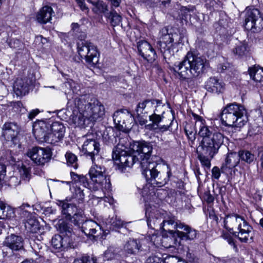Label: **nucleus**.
Returning a JSON list of instances; mask_svg holds the SVG:
<instances>
[{"mask_svg": "<svg viewBox=\"0 0 263 263\" xmlns=\"http://www.w3.org/2000/svg\"><path fill=\"white\" fill-rule=\"evenodd\" d=\"M221 120L224 126L240 128L248 121L247 110L238 104H228L222 110Z\"/></svg>", "mask_w": 263, "mask_h": 263, "instance_id": "nucleus-4", "label": "nucleus"}, {"mask_svg": "<svg viewBox=\"0 0 263 263\" xmlns=\"http://www.w3.org/2000/svg\"><path fill=\"white\" fill-rule=\"evenodd\" d=\"M141 248V244L139 240L129 238L123 245V251L128 254H135L138 253Z\"/></svg>", "mask_w": 263, "mask_h": 263, "instance_id": "nucleus-28", "label": "nucleus"}, {"mask_svg": "<svg viewBox=\"0 0 263 263\" xmlns=\"http://www.w3.org/2000/svg\"><path fill=\"white\" fill-rule=\"evenodd\" d=\"M203 198L208 203H213L214 200L213 196L211 194L209 190L205 191L203 195Z\"/></svg>", "mask_w": 263, "mask_h": 263, "instance_id": "nucleus-52", "label": "nucleus"}, {"mask_svg": "<svg viewBox=\"0 0 263 263\" xmlns=\"http://www.w3.org/2000/svg\"><path fill=\"white\" fill-rule=\"evenodd\" d=\"M50 124L49 120H40L33 124V133L37 140L44 142L45 138L50 131Z\"/></svg>", "mask_w": 263, "mask_h": 263, "instance_id": "nucleus-18", "label": "nucleus"}, {"mask_svg": "<svg viewBox=\"0 0 263 263\" xmlns=\"http://www.w3.org/2000/svg\"><path fill=\"white\" fill-rule=\"evenodd\" d=\"M5 245L12 250H19L23 248V239L18 236L11 234L6 237Z\"/></svg>", "mask_w": 263, "mask_h": 263, "instance_id": "nucleus-27", "label": "nucleus"}, {"mask_svg": "<svg viewBox=\"0 0 263 263\" xmlns=\"http://www.w3.org/2000/svg\"><path fill=\"white\" fill-rule=\"evenodd\" d=\"M105 16L110 19L113 26L120 25L121 23V16L114 10L111 11L109 13H106Z\"/></svg>", "mask_w": 263, "mask_h": 263, "instance_id": "nucleus-42", "label": "nucleus"}, {"mask_svg": "<svg viewBox=\"0 0 263 263\" xmlns=\"http://www.w3.org/2000/svg\"><path fill=\"white\" fill-rule=\"evenodd\" d=\"M156 112H157V110L156 108L154 114L149 116V120L152 122V123L146 125L145 128L149 130H157V132L166 131L173 124V120H171L169 125H159V123L161 122L164 117L162 115L157 114Z\"/></svg>", "mask_w": 263, "mask_h": 263, "instance_id": "nucleus-20", "label": "nucleus"}, {"mask_svg": "<svg viewBox=\"0 0 263 263\" xmlns=\"http://www.w3.org/2000/svg\"><path fill=\"white\" fill-rule=\"evenodd\" d=\"M25 227L29 229L31 231H35L39 228L38 221L34 218H30L27 220Z\"/></svg>", "mask_w": 263, "mask_h": 263, "instance_id": "nucleus-50", "label": "nucleus"}, {"mask_svg": "<svg viewBox=\"0 0 263 263\" xmlns=\"http://www.w3.org/2000/svg\"><path fill=\"white\" fill-rule=\"evenodd\" d=\"M80 9L85 12H88V8L85 3V0H76Z\"/></svg>", "mask_w": 263, "mask_h": 263, "instance_id": "nucleus-55", "label": "nucleus"}, {"mask_svg": "<svg viewBox=\"0 0 263 263\" xmlns=\"http://www.w3.org/2000/svg\"><path fill=\"white\" fill-rule=\"evenodd\" d=\"M151 208H146L145 210V215L147 217V223L148 227L155 229L156 227L158 226L160 230L162 229L160 228L161 223L162 222L161 219L155 217V213L152 212Z\"/></svg>", "mask_w": 263, "mask_h": 263, "instance_id": "nucleus-32", "label": "nucleus"}, {"mask_svg": "<svg viewBox=\"0 0 263 263\" xmlns=\"http://www.w3.org/2000/svg\"><path fill=\"white\" fill-rule=\"evenodd\" d=\"M195 10V7L189 6L187 7L182 6L180 9V15L183 20H186L192 15Z\"/></svg>", "mask_w": 263, "mask_h": 263, "instance_id": "nucleus-46", "label": "nucleus"}, {"mask_svg": "<svg viewBox=\"0 0 263 263\" xmlns=\"http://www.w3.org/2000/svg\"><path fill=\"white\" fill-rule=\"evenodd\" d=\"M197 153H198V159L202 165L207 169L211 167V160L213 158L209 157L208 154L204 153V151L198 147Z\"/></svg>", "mask_w": 263, "mask_h": 263, "instance_id": "nucleus-39", "label": "nucleus"}, {"mask_svg": "<svg viewBox=\"0 0 263 263\" xmlns=\"http://www.w3.org/2000/svg\"><path fill=\"white\" fill-rule=\"evenodd\" d=\"M162 104L159 100H145L140 102L137 106L136 112L137 116H144L152 111L154 108L158 107Z\"/></svg>", "mask_w": 263, "mask_h": 263, "instance_id": "nucleus-19", "label": "nucleus"}, {"mask_svg": "<svg viewBox=\"0 0 263 263\" xmlns=\"http://www.w3.org/2000/svg\"><path fill=\"white\" fill-rule=\"evenodd\" d=\"M124 139H120L112 151V159L118 170L124 172L127 167H132L138 162L142 168L151 163L149 160L153 150L151 143L145 141H135L129 148L124 145Z\"/></svg>", "mask_w": 263, "mask_h": 263, "instance_id": "nucleus-1", "label": "nucleus"}, {"mask_svg": "<svg viewBox=\"0 0 263 263\" xmlns=\"http://www.w3.org/2000/svg\"><path fill=\"white\" fill-rule=\"evenodd\" d=\"M142 169V175L153 186L161 187L165 185L172 175L170 166L165 164L152 162Z\"/></svg>", "mask_w": 263, "mask_h": 263, "instance_id": "nucleus-5", "label": "nucleus"}, {"mask_svg": "<svg viewBox=\"0 0 263 263\" xmlns=\"http://www.w3.org/2000/svg\"><path fill=\"white\" fill-rule=\"evenodd\" d=\"M228 242L231 246H233L235 247L234 240L231 237H229L227 238Z\"/></svg>", "mask_w": 263, "mask_h": 263, "instance_id": "nucleus-64", "label": "nucleus"}, {"mask_svg": "<svg viewBox=\"0 0 263 263\" xmlns=\"http://www.w3.org/2000/svg\"><path fill=\"white\" fill-rule=\"evenodd\" d=\"M39 112L40 111L38 109H33L29 113L28 117L31 120L34 119Z\"/></svg>", "mask_w": 263, "mask_h": 263, "instance_id": "nucleus-59", "label": "nucleus"}, {"mask_svg": "<svg viewBox=\"0 0 263 263\" xmlns=\"http://www.w3.org/2000/svg\"><path fill=\"white\" fill-rule=\"evenodd\" d=\"M89 106H88L86 117L91 122L100 120L104 115V107L96 98L90 100Z\"/></svg>", "mask_w": 263, "mask_h": 263, "instance_id": "nucleus-16", "label": "nucleus"}, {"mask_svg": "<svg viewBox=\"0 0 263 263\" xmlns=\"http://www.w3.org/2000/svg\"><path fill=\"white\" fill-rule=\"evenodd\" d=\"M138 49L140 54L148 62L155 60L157 54L152 46L147 41L142 40L138 43Z\"/></svg>", "mask_w": 263, "mask_h": 263, "instance_id": "nucleus-21", "label": "nucleus"}, {"mask_svg": "<svg viewBox=\"0 0 263 263\" xmlns=\"http://www.w3.org/2000/svg\"><path fill=\"white\" fill-rule=\"evenodd\" d=\"M98 227V224L92 220H86L84 223L81 226L82 231L86 235L89 232V230L92 227Z\"/></svg>", "mask_w": 263, "mask_h": 263, "instance_id": "nucleus-49", "label": "nucleus"}, {"mask_svg": "<svg viewBox=\"0 0 263 263\" xmlns=\"http://www.w3.org/2000/svg\"><path fill=\"white\" fill-rule=\"evenodd\" d=\"M18 132L19 128L17 124L14 122H6L2 127V136L6 140L14 142Z\"/></svg>", "mask_w": 263, "mask_h": 263, "instance_id": "nucleus-24", "label": "nucleus"}, {"mask_svg": "<svg viewBox=\"0 0 263 263\" xmlns=\"http://www.w3.org/2000/svg\"><path fill=\"white\" fill-rule=\"evenodd\" d=\"M14 215L13 210L6 203L0 200V219L10 218Z\"/></svg>", "mask_w": 263, "mask_h": 263, "instance_id": "nucleus-38", "label": "nucleus"}, {"mask_svg": "<svg viewBox=\"0 0 263 263\" xmlns=\"http://www.w3.org/2000/svg\"><path fill=\"white\" fill-rule=\"evenodd\" d=\"M238 154L239 156V160H241L248 163H251L255 159L254 154L248 151H240Z\"/></svg>", "mask_w": 263, "mask_h": 263, "instance_id": "nucleus-45", "label": "nucleus"}, {"mask_svg": "<svg viewBox=\"0 0 263 263\" xmlns=\"http://www.w3.org/2000/svg\"><path fill=\"white\" fill-rule=\"evenodd\" d=\"M31 166L26 163H22L19 169L21 177L22 179L28 181L31 177Z\"/></svg>", "mask_w": 263, "mask_h": 263, "instance_id": "nucleus-40", "label": "nucleus"}, {"mask_svg": "<svg viewBox=\"0 0 263 263\" xmlns=\"http://www.w3.org/2000/svg\"><path fill=\"white\" fill-rule=\"evenodd\" d=\"M250 78L256 83L263 82V68L259 66H253L249 68Z\"/></svg>", "mask_w": 263, "mask_h": 263, "instance_id": "nucleus-35", "label": "nucleus"}, {"mask_svg": "<svg viewBox=\"0 0 263 263\" xmlns=\"http://www.w3.org/2000/svg\"><path fill=\"white\" fill-rule=\"evenodd\" d=\"M50 130L55 133L58 135L64 136L65 133V127L64 125L59 122H55L50 124Z\"/></svg>", "mask_w": 263, "mask_h": 263, "instance_id": "nucleus-43", "label": "nucleus"}, {"mask_svg": "<svg viewBox=\"0 0 263 263\" xmlns=\"http://www.w3.org/2000/svg\"><path fill=\"white\" fill-rule=\"evenodd\" d=\"M142 116H138V122L140 125H143L147 123V120L143 118Z\"/></svg>", "mask_w": 263, "mask_h": 263, "instance_id": "nucleus-62", "label": "nucleus"}, {"mask_svg": "<svg viewBox=\"0 0 263 263\" xmlns=\"http://www.w3.org/2000/svg\"><path fill=\"white\" fill-rule=\"evenodd\" d=\"M164 223V217L161 223L160 228L162 229L163 232H167V234L163 233L161 239V244L165 248H179L181 246V241L178 236V234L176 229H167L163 227Z\"/></svg>", "mask_w": 263, "mask_h": 263, "instance_id": "nucleus-15", "label": "nucleus"}, {"mask_svg": "<svg viewBox=\"0 0 263 263\" xmlns=\"http://www.w3.org/2000/svg\"><path fill=\"white\" fill-rule=\"evenodd\" d=\"M6 169V167L5 165L0 164V185L5 175Z\"/></svg>", "mask_w": 263, "mask_h": 263, "instance_id": "nucleus-58", "label": "nucleus"}, {"mask_svg": "<svg viewBox=\"0 0 263 263\" xmlns=\"http://www.w3.org/2000/svg\"><path fill=\"white\" fill-rule=\"evenodd\" d=\"M78 52L81 58H84L90 65H95L99 62V52L97 47L91 43L81 41L77 44Z\"/></svg>", "mask_w": 263, "mask_h": 263, "instance_id": "nucleus-12", "label": "nucleus"}, {"mask_svg": "<svg viewBox=\"0 0 263 263\" xmlns=\"http://www.w3.org/2000/svg\"><path fill=\"white\" fill-rule=\"evenodd\" d=\"M227 68V65L220 64L218 67V70L219 72H222L224 70H226Z\"/></svg>", "mask_w": 263, "mask_h": 263, "instance_id": "nucleus-63", "label": "nucleus"}, {"mask_svg": "<svg viewBox=\"0 0 263 263\" xmlns=\"http://www.w3.org/2000/svg\"><path fill=\"white\" fill-rule=\"evenodd\" d=\"M186 258L188 259V260L190 262L193 261L195 258L194 255L191 253L189 251V249H188V251L186 252Z\"/></svg>", "mask_w": 263, "mask_h": 263, "instance_id": "nucleus-61", "label": "nucleus"}, {"mask_svg": "<svg viewBox=\"0 0 263 263\" xmlns=\"http://www.w3.org/2000/svg\"><path fill=\"white\" fill-rule=\"evenodd\" d=\"M245 27L247 30L258 31L263 28V17L257 9H250L246 11Z\"/></svg>", "mask_w": 263, "mask_h": 263, "instance_id": "nucleus-14", "label": "nucleus"}, {"mask_svg": "<svg viewBox=\"0 0 263 263\" xmlns=\"http://www.w3.org/2000/svg\"><path fill=\"white\" fill-rule=\"evenodd\" d=\"M71 190L72 195L71 199L69 200V202H70L68 203H71L72 205H76L75 202H78L79 204H81L85 196L83 190L76 185L75 187L71 188ZM68 202H69L68 200Z\"/></svg>", "mask_w": 263, "mask_h": 263, "instance_id": "nucleus-33", "label": "nucleus"}, {"mask_svg": "<svg viewBox=\"0 0 263 263\" xmlns=\"http://www.w3.org/2000/svg\"><path fill=\"white\" fill-rule=\"evenodd\" d=\"M88 174L90 179L89 182L85 176L73 172H70V176L74 183L82 185L83 187L90 190L97 191L101 189L103 191L111 190L110 178L104 166L96 164L94 161Z\"/></svg>", "mask_w": 263, "mask_h": 263, "instance_id": "nucleus-2", "label": "nucleus"}, {"mask_svg": "<svg viewBox=\"0 0 263 263\" xmlns=\"http://www.w3.org/2000/svg\"><path fill=\"white\" fill-rule=\"evenodd\" d=\"M93 99L89 95L81 96L80 97H76L73 100L74 105L77 109V111L86 112L87 107L89 106L90 100Z\"/></svg>", "mask_w": 263, "mask_h": 263, "instance_id": "nucleus-29", "label": "nucleus"}, {"mask_svg": "<svg viewBox=\"0 0 263 263\" xmlns=\"http://www.w3.org/2000/svg\"><path fill=\"white\" fill-rule=\"evenodd\" d=\"M26 155L35 164L43 166L50 161L52 152L47 147L34 146L29 149Z\"/></svg>", "mask_w": 263, "mask_h": 263, "instance_id": "nucleus-13", "label": "nucleus"}, {"mask_svg": "<svg viewBox=\"0 0 263 263\" xmlns=\"http://www.w3.org/2000/svg\"><path fill=\"white\" fill-rule=\"evenodd\" d=\"M100 143L95 139L86 138L82 146L81 151L86 156L89 157L93 162L95 156H98L100 150Z\"/></svg>", "mask_w": 263, "mask_h": 263, "instance_id": "nucleus-17", "label": "nucleus"}, {"mask_svg": "<svg viewBox=\"0 0 263 263\" xmlns=\"http://www.w3.org/2000/svg\"><path fill=\"white\" fill-rule=\"evenodd\" d=\"M63 137L64 136L59 135H58L55 133L50 130L45 138V141H44V142H45L51 144H55L61 141Z\"/></svg>", "mask_w": 263, "mask_h": 263, "instance_id": "nucleus-41", "label": "nucleus"}, {"mask_svg": "<svg viewBox=\"0 0 263 263\" xmlns=\"http://www.w3.org/2000/svg\"><path fill=\"white\" fill-rule=\"evenodd\" d=\"M118 255L116 249L113 247H109L104 253V260H111L117 258Z\"/></svg>", "mask_w": 263, "mask_h": 263, "instance_id": "nucleus-47", "label": "nucleus"}, {"mask_svg": "<svg viewBox=\"0 0 263 263\" xmlns=\"http://www.w3.org/2000/svg\"><path fill=\"white\" fill-rule=\"evenodd\" d=\"M239 156L236 153H230L228 154L225 163L222 165L223 168L232 169L236 166L239 162Z\"/></svg>", "mask_w": 263, "mask_h": 263, "instance_id": "nucleus-34", "label": "nucleus"}, {"mask_svg": "<svg viewBox=\"0 0 263 263\" xmlns=\"http://www.w3.org/2000/svg\"><path fill=\"white\" fill-rule=\"evenodd\" d=\"M73 115L72 122L76 126L85 127L90 121L85 112L74 110Z\"/></svg>", "mask_w": 263, "mask_h": 263, "instance_id": "nucleus-31", "label": "nucleus"}, {"mask_svg": "<svg viewBox=\"0 0 263 263\" xmlns=\"http://www.w3.org/2000/svg\"><path fill=\"white\" fill-rule=\"evenodd\" d=\"M212 177L216 179H218L221 175L220 170L217 166H214L212 168Z\"/></svg>", "mask_w": 263, "mask_h": 263, "instance_id": "nucleus-56", "label": "nucleus"}, {"mask_svg": "<svg viewBox=\"0 0 263 263\" xmlns=\"http://www.w3.org/2000/svg\"><path fill=\"white\" fill-rule=\"evenodd\" d=\"M72 26V30H73V32L75 34V35L77 36L78 37H85V33L84 32H82L83 34H81L80 35H78V33L79 32L80 30V26L78 23H72L71 24Z\"/></svg>", "mask_w": 263, "mask_h": 263, "instance_id": "nucleus-53", "label": "nucleus"}, {"mask_svg": "<svg viewBox=\"0 0 263 263\" xmlns=\"http://www.w3.org/2000/svg\"><path fill=\"white\" fill-rule=\"evenodd\" d=\"M124 222L117 216L112 217L107 219L106 222L107 228L110 230H116L123 227Z\"/></svg>", "mask_w": 263, "mask_h": 263, "instance_id": "nucleus-37", "label": "nucleus"}, {"mask_svg": "<svg viewBox=\"0 0 263 263\" xmlns=\"http://www.w3.org/2000/svg\"><path fill=\"white\" fill-rule=\"evenodd\" d=\"M249 52L247 44L245 42H239L236 44L235 47L232 49L233 54L239 58L246 57Z\"/></svg>", "mask_w": 263, "mask_h": 263, "instance_id": "nucleus-36", "label": "nucleus"}, {"mask_svg": "<svg viewBox=\"0 0 263 263\" xmlns=\"http://www.w3.org/2000/svg\"><path fill=\"white\" fill-rule=\"evenodd\" d=\"M163 227L167 229H176L180 241H192L197 237V231L195 229L181 222L171 214L164 216Z\"/></svg>", "mask_w": 263, "mask_h": 263, "instance_id": "nucleus-7", "label": "nucleus"}, {"mask_svg": "<svg viewBox=\"0 0 263 263\" xmlns=\"http://www.w3.org/2000/svg\"><path fill=\"white\" fill-rule=\"evenodd\" d=\"M54 12L49 6L43 7L36 14V20L41 24H46L51 20Z\"/></svg>", "mask_w": 263, "mask_h": 263, "instance_id": "nucleus-26", "label": "nucleus"}, {"mask_svg": "<svg viewBox=\"0 0 263 263\" xmlns=\"http://www.w3.org/2000/svg\"><path fill=\"white\" fill-rule=\"evenodd\" d=\"M129 117L130 115L127 110L123 109L115 112L113 119L116 127L119 130L126 132L128 128L126 126L125 120Z\"/></svg>", "mask_w": 263, "mask_h": 263, "instance_id": "nucleus-23", "label": "nucleus"}, {"mask_svg": "<svg viewBox=\"0 0 263 263\" xmlns=\"http://www.w3.org/2000/svg\"><path fill=\"white\" fill-rule=\"evenodd\" d=\"M65 158L67 161V163L68 165H71L74 169H77L78 167L77 164V157L73 153L68 152L65 154Z\"/></svg>", "mask_w": 263, "mask_h": 263, "instance_id": "nucleus-48", "label": "nucleus"}, {"mask_svg": "<svg viewBox=\"0 0 263 263\" xmlns=\"http://www.w3.org/2000/svg\"><path fill=\"white\" fill-rule=\"evenodd\" d=\"M59 230L63 236L60 235H55L52 238L51 245L55 249L64 250L71 248V235L72 229L71 226L65 222L62 221L59 224Z\"/></svg>", "mask_w": 263, "mask_h": 263, "instance_id": "nucleus-9", "label": "nucleus"}, {"mask_svg": "<svg viewBox=\"0 0 263 263\" xmlns=\"http://www.w3.org/2000/svg\"><path fill=\"white\" fill-rule=\"evenodd\" d=\"M177 36V33L170 32L167 27L160 30L157 45L165 58H169L173 54L174 41Z\"/></svg>", "mask_w": 263, "mask_h": 263, "instance_id": "nucleus-11", "label": "nucleus"}, {"mask_svg": "<svg viewBox=\"0 0 263 263\" xmlns=\"http://www.w3.org/2000/svg\"><path fill=\"white\" fill-rule=\"evenodd\" d=\"M205 87L209 92L219 93L223 90L224 84L216 78L211 77L206 81Z\"/></svg>", "mask_w": 263, "mask_h": 263, "instance_id": "nucleus-30", "label": "nucleus"}, {"mask_svg": "<svg viewBox=\"0 0 263 263\" xmlns=\"http://www.w3.org/2000/svg\"><path fill=\"white\" fill-rule=\"evenodd\" d=\"M224 138L219 132L214 133L211 136L202 140L198 147L203 150L204 153L208 154L210 157L213 158L223 143Z\"/></svg>", "mask_w": 263, "mask_h": 263, "instance_id": "nucleus-10", "label": "nucleus"}, {"mask_svg": "<svg viewBox=\"0 0 263 263\" xmlns=\"http://www.w3.org/2000/svg\"><path fill=\"white\" fill-rule=\"evenodd\" d=\"M31 81L27 78L17 79L14 85V91L18 96L28 93Z\"/></svg>", "mask_w": 263, "mask_h": 263, "instance_id": "nucleus-25", "label": "nucleus"}, {"mask_svg": "<svg viewBox=\"0 0 263 263\" xmlns=\"http://www.w3.org/2000/svg\"><path fill=\"white\" fill-rule=\"evenodd\" d=\"M9 44L11 48H21L23 45L21 42L17 39L12 40Z\"/></svg>", "mask_w": 263, "mask_h": 263, "instance_id": "nucleus-54", "label": "nucleus"}, {"mask_svg": "<svg viewBox=\"0 0 263 263\" xmlns=\"http://www.w3.org/2000/svg\"><path fill=\"white\" fill-rule=\"evenodd\" d=\"M224 228L229 231L236 229L235 235L242 242H247L250 237L252 227L241 216L235 213L227 215L223 220Z\"/></svg>", "mask_w": 263, "mask_h": 263, "instance_id": "nucleus-6", "label": "nucleus"}, {"mask_svg": "<svg viewBox=\"0 0 263 263\" xmlns=\"http://www.w3.org/2000/svg\"><path fill=\"white\" fill-rule=\"evenodd\" d=\"M206 60L192 51H189L182 61L174 64V69L182 79L197 78L203 73Z\"/></svg>", "mask_w": 263, "mask_h": 263, "instance_id": "nucleus-3", "label": "nucleus"}, {"mask_svg": "<svg viewBox=\"0 0 263 263\" xmlns=\"http://www.w3.org/2000/svg\"><path fill=\"white\" fill-rule=\"evenodd\" d=\"M192 116L195 121V128L199 129L198 135L203 138L202 140L211 136L212 135V132L211 130L212 128L206 125L205 120L194 113L192 114Z\"/></svg>", "mask_w": 263, "mask_h": 263, "instance_id": "nucleus-22", "label": "nucleus"}, {"mask_svg": "<svg viewBox=\"0 0 263 263\" xmlns=\"http://www.w3.org/2000/svg\"><path fill=\"white\" fill-rule=\"evenodd\" d=\"M73 263H97V259L92 257L85 256L76 259Z\"/></svg>", "mask_w": 263, "mask_h": 263, "instance_id": "nucleus-51", "label": "nucleus"}, {"mask_svg": "<svg viewBox=\"0 0 263 263\" xmlns=\"http://www.w3.org/2000/svg\"><path fill=\"white\" fill-rule=\"evenodd\" d=\"M188 127H186L185 128V131L186 133V134L189 137L190 139L191 140H194L195 139V133L196 132L194 131V129L193 130H190L187 129Z\"/></svg>", "mask_w": 263, "mask_h": 263, "instance_id": "nucleus-57", "label": "nucleus"}, {"mask_svg": "<svg viewBox=\"0 0 263 263\" xmlns=\"http://www.w3.org/2000/svg\"><path fill=\"white\" fill-rule=\"evenodd\" d=\"M93 11L97 14L103 13L105 15L107 12V6L102 1H99L95 3L92 8Z\"/></svg>", "mask_w": 263, "mask_h": 263, "instance_id": "nucleus-44", "label": "nucleus"}, {"mask_svg": "<svg viewBox=\"0 0 263 263\" xmlns=\"http://www.w3.org/2000/svg\"><path fill=\"white\" fill-rule=\"evenodd\" d=\"M57 204L61 207L62 213L66 215V218L75 226L80 227L86 221L83 210L80 205L77 206L69 203L67 199L58 200Z\"/></svg>", "mask_w": 263, "mask_h": 263, "instance_id": "nucleus-8", "label": "nucleus"}, {"mask_svg": "<svg viewBox=\"0 0 263 263\" xmlns=\"http://www.w3.org/2000/svg\"><path fill=\"white\" fill-rule=\"evenodd\" d=\"M99 230H101V227L98 224V227H92L91 229L89 230V232L87 233V235L90 236H93L96 234L97 232Z\"/></svg>", "mask_w": 263, "mask_h": 263, "instance_id": "nucleus-60", "label": "nucleus"}]
</instances>
